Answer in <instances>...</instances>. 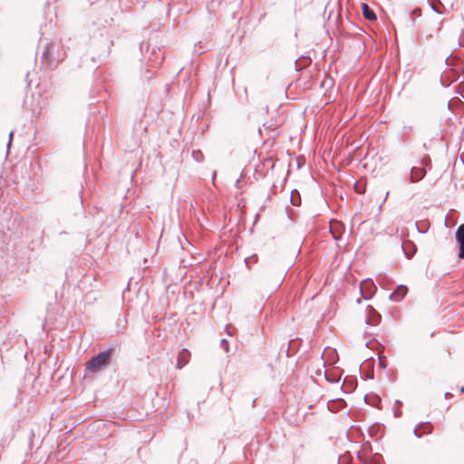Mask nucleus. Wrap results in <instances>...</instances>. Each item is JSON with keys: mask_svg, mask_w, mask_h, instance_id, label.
I'll return each instance as SVG.
<instances>
[{"mask_svg": "<svg viewBox=\"0 0 464 464\" xmlns=\"http://www.w3.org/2000/svg\"><path fill=\"white\" fill-rule=\"evenodd\" d=\"M187 415H188V420L190 421V420H191V419L193 418V416H192L189 412H188V414H187Z\"/></svg>", "mask_w": 464, "mask_h": 464, "instance_id": "nucleus-37", "label": "nucleus"}, {"mask_svg": "<svg viewBox=\"0 0 464 464\" xmlns=\"http://www.w3.org/2000/svg\"><path fill=\"white\" fill-rule=\"evenodd\" d=\"M364 401L372 407L379 408L381 404V398L374 393H369L364 395Z\"/></svg>", "mask_w": 464, "mask_h": 464, "instance_id": "nucleus-15", "label": "nucleus"}, {"mask_svg": "<svg viewBox=\"0 0 464 464\" xmlns=\"http://www.w3.org/2000/svg\"><path fill=\"white\" fill-rule=\"evenodd\" d=\"M42 63L48 69H53L60 63L59 46L54 43H46L42 53Z\"/></svg>", "mask_w": 464, "mask_h": 464, "instance_id": "nucleus-3", "label": "nucleus"}, {"mask_svg": "<svg viewBox=\"0 0 464 464\" xmlns=\"http://www.w3.org/2000/svg\"><path fill=\"white\" fill-rule=\"evenodd\" d=\"M362 464H372V459L370 458H367L366 462H363Z\"/></svg>", "mask_w": 464, "mask_h": 464, "instance_id": "nucleus-35", "label": "nucleus"}, {"mask_svg": "<svg viewBox=\"0 0 464 464\" xmlns=\"http://www.w3.org/2000/svg\"><path fill=\"white\" fill-rule=\"evenodd\" d=\"M372 464H381V463L375 462V461L372 459Z\"/></svg>", "mask_w": 464, "mask_h": 464, "instance_id": "nucleus-40", "label": "nucleus"}, {"mask_svg": "<svg viewBox=\"0 0 464 464\" xmlns=\"http://www.w3.org/2000/svg\"><path fill=\"white\" fill-rule=\"evenodd\" d=\"M356 190H357V192H359V193H362V192H363V190H362V189H360V188H357Z\"/></svg>", "mask_w": 464, "mask_h": 464, "instance_id": "nucleus-38", "label": "nucleus"}, {"mask_svg": "<svg viewBox=\"0 0 464 464\" xmlns=\"http://www.w3.org/2000/svg\"><path fill=\"white\" fill-rule=\"evenodd\" d=\"M365 323L371 326H376L382 320V315L372 306L368 305L366 308Z\"/></svg>", "mask_w": 464, "mask_h": 464, "instance_id": "nucleus-5", "label": "nucleus"}, {"mask_svg": "<svg viewBox=\"0 0 464 464\" xmlns=\"http://www.w3.org/2000/svg\"><path fill=\"white\" fill-rule=\"evenodd\" d=\"M407 245H408V251L410 250V247L412 246V247H415V246L413 245L412 242L409 241L407 242Z\"/></svg>", "mask_w": 464, "mask_h": 464, "instance_id": "nucleus-33", "label": "nucleus"}, {"mask_svg": "<svg viewBox=\"0 0 464 464\" xmlns=\"http://www.w3.org/2000/svg\"><path fill=\"white\" fill-rule=\"evenodd\" d=\"M329 231L335 241H339L343 237L344 232V225L341 221L332 219L330 221Z\"/></svg>", "mask_w": 464, "mask_h": 464, "instance_id": "nucleus-6", "label": "nucleus"}, {"mask_svg": "<svg viewBox=\"0 0 464 464\" xmlns=\"http://www.w3.org/2000/svg\"><path fill=\"white\" fill-rule=\"evenodd\" d=\"M357 303H358V304H359V303H361V298H358V299H357Z\"/></svg>", "mask_w": 464, "mask_h": 464, "instance_id": "nucleus-42", "label": "nucleus"}, {"mask_svg": "<svg viewBox=\"0 0 464 464\" xmlns=\"http://www.w3.org/2000/svg\"><path fill=\"white\" fill-rule=\"evenodd\" d=\"M426 174V170L422 167H413L411 171V180L416 182L420 180Z\"/></svg>", "mask_w": 464, "mask_h": 464, "instance_id": "nucleus-14", "label": "nucleus"}, {"mask_svg": "<svg viewBox=\"0 0 464 464\" xmlns=\"http://www.w3.org/2000/svg\"><path fill=\"white\" fill-rule=\"evenodd\" d=\"M300 342H302V340H301V339H299V338H296V339H295V340H291V341H290V343H289V346H288V350H287V356H290V355H289V351H290L291 349H295V347H296V344H295V343H300Z\"/></svg>", "mask_w": 464, "mask_h": 464, "instance_id": "nucleus-24", "label": "nucleus"}, {"mask_svg": "<svg viewBox=\"0 0 464 464\" xmlns=\"http://www.w3.org/2000/svg\"><path fill=\"white\" fill-rule=\"evenodd\" d=\"M140 50L141 53H143L144 50H146V52H148V50H149V44L145 43V42L140 43Z\"/></svg>", "mask_w": 464, "mask_h": 464, "instance_id": "nucleus-28", "label": "nucleus"}, {"mask_svg": "<svg viewBox=\"0 0 464 464\" xmlns=\"http://www.w3.org/2000/svg\"><path fill=\"white\" fill-rule=\"evenodd\" d=\"M285 269H283L282 271H280V273L276 276V287H279L282 285V283L285 279Z\"/></svg>", "mask_w": 464, "mask_h": 464, "instance_id": "nucleus-21", "label": "nucleus"}, {"mask_svg": "<svg viewBox=\"0 0 464 464\" xmlns=\"http://www.w3.org/2000/svg\"><path fill=\"white\" fill-rule=\"evenodd\" d=\"M290 201L295 207H299L301 205V195L297 189H293L291 191Z\"/></svg>", "mask_w": 464, "mask_h": 464, "instance_id": "nucleus-19", "label": "nucleus"}, {"mask_svg": "<svg viewBox=\"0 0 464 464\" xmlns=\"http://www.w3.org/2000/svg\"><path fill=\"white\" fill-rule=\"evenodd\" d=\"M391 245L392 246H400L403 255L406 256V232L404 227H397L395 233L392 234Z\"/></svg>", "mask_w": 464, "mask_h": 464, "instance_id": "nucleus-4", "label": "nucleus"}, {"mask_svg": "<svg viewBox=\"0 0 464 464\" xmlns=\"http://www.w3.org/2000/svg\"><path fill=\"white\" fill-rule=\"evenodd\" d=\"M388 195H389V192H386V197H385V198H387V197H388ZM384 199H386V198H384ZM384 201H385V200H383V202H384Z\"/></svg>", "mask_w": 464, "mask_h": 464, "instance_id": "nucleus-41", "label": "nucleus"}, {"mask_svg": "<svg viewBox=\"0 0 464 464\" xmlns=\"http://www.w3.org/2000/svg\"><path fill=\"white\" fill-rule=\"evenodd\" d=\"M115 353V348L109 347L92 356L85 363V371L92 373L100 372L110 365Z\"/></svg>", "mask_w": 464, "mask_h": 464, "instance_id": "nucleus-1", "label": "nucleus"}, {"mask_svg": "<svg viewBox=\"0 0 464 464\" xmlns=\"http://www.w3.org/2000/svg\"><path fill=\"white\" fill-rule=\"evenodd\" d=\"M403 402L400 400H396L392 405V411L394 418H400L402 416Z\"/></svg>", "mask_w": 464, "mask_h": 464, "instance_id": "nucleus-17", "label": "nucleus"}, {"mask_svg": "<svg viewBox=\"0 0 464 464\" xmlns=\"http://www.w3.org/2000/svg\"><path fill=\"white\" fill-rule=\"evenodd\" d=\"M220 347L226 352V353H228L229 352V342L227 339L226 338H223L221 339L220 341Z\"/></svg>", "mask_w": 464, "mask_h": 464, "instance_id": "nucleus-23", "label": "nucleus"}, {"mask_svg": "<svg viewBox=\"0 0 464 464\" xmlns=\"http://www.w3.org/2000/svg\"><path fill=\"white\" fill-rule=\"evenodd\" d=\"M356 387H357V380L355 378L346 376L343 379L341 389H342L343 392H344V393H351L356 389Z\"/></svg>", "mask_w": 464, "mask_h": 464, "instance_id": "nucleus-8", "label": "nucleus"}, {"mask_svg": "<svg viewBox=\"0 0 464 464\" xmlns=\"http://www.w3.org/2000/svg\"><path fill=\"white\" fill-rule=\"evenodd\" d=\"M378 365L382 369H385L387 367L386 362L383 360H382L381 358H379Z\"/></svg>", "mask_w": 464, "mask_h": 464, "instance_id": "nucleus-30", "label": "nucleus"}, {"mask_svg": "<svg viewBox=\"0 0 464 464\" xmlns=\"http://www.w3.org/2000/svg\"><path fill=\"white\" fill-rule=\"evenodd\" d=\"M192 157L197 162H201L204 160V155L200 150H193Z\"/></svg>", "mask_w": 464, "mask_h": 464, "instance_id": "nucleus-22", "label": "nucleus"}, {"mask_svg": "<svg viewBox=\"0 0 464 464\" xmlns=\"http://www.w3.org/2000/svg\"><path fill=\"white\" fill-rule=\"evenodd\" d=\"M357 458H358V459L360 460L361 463H363V462H366V459H367L368 457L364 453H362L361 451H358L357 452Z\"/></svg>", "mask_w": 464, "mask_h": 464, "instance_id": "nucleus-27", "label": "nucleus"}, {"mask_svg": "<svg viewBox=\"0 0 464 464\" xmlns=\"http://www.w3.org/2000/svg\"><path fill=\"white\" fill-rule=\"evenodd\" d=\"M357 458H358V459L360 460L361 463H363V462H366V459H367L368 457L364 453H362L361 451H358L357 452Z\"/></svg>", "mask_w": 464, "mask_h": 464, "instance_id": "nucleus-26", "label": "nucleus"}, {"mask_svg": "<svg viewBox=\"0 0 464 464\" xmlns=\"http://www.w3.org/2000/svg\"><path fill=\"white\" fill-rule=\"evenodd\" d=\"M297 160V167L300 169V168H301V166L304 163V158L299 157V158H297V160Z\"/></svg>", "mask_w": 464, "mask_h": 464, "instance_id": "nucleus-31", "label": "nucleus"}, {"mask_svg": "<svg viewBox=\"0 0 464 464\" xmlns=\"http://www.w3.org/2000/svg\"><path fill=\"white\" fill-rule=\"evenodd\" d=\"M225 331L227 334V335L232 336L236 333L237 329L231 324H227L225 327Z\"/></svg>", "mask_w": 464, "mask_h": 464, "instance_id": "nucleus-25", "label": "nucleus"}, {"mask_svg": "<svg viewBox=\"0 0 464 464\" xmlns=\"http://www.w3.org/2000/svg\"><path fill=\"white\" fill-rule=\"evenodd\" d=\"M362 464H372V459L370 458H367L366 462H363Z\"/></svg>", "mask_w": 464, "mask_h": 464, "instance_id": "nucleus-34", "label": "nucleus"}, {"mask_svg": "<svg viewBox=\"0 0 464 464\" xmlns=\"http://www.w3.org/2000/svg\"><path fill=\"white\" fill-rule=\"evenodd\" d=\"M13 138H14V131H13V130H11V131H10V133H9V135H8V142H7V145H6V147H7V150H9V148H10V146H11V144H12Z\"/></svg>", "mask_w": 464, "mask_h": 464, "instance_id": "nucleus-29", "label": "nucleus"}, {"mask_svg": "<svg viewBox=\"0 0 464 464\" xmlns=\"http://www.w3.org/2000/svg\"><path fill=\"white\" fill-rule=\"evenodd\" d=\"M346 406L344 400L338 398L327 402V408L330 411L336 412Z\"/></svg>", "mask_w": 464, "mask_h": 464, "instance_id": "nucleus-11", "label": "nucleus"}, {"mask_svg": "<svg viewBox=\"0 0 464 464\" xmlns=\"http://www.w3.org/2000/svg\"><path fill=\"white\" fill-rule=\"evenodd\" d=\"M189 355V351L186 348H183L179 352L177 359V368L181 369L188 362Z\"/></svg>", "mask_w": 464, "mask_h": 464, "instance_id": "nucleus-13", "label": "nucleus"}, {"mask_svg": "<svg viewBox=\"0 0 464 464\" xmlns=\"http://www.w3.org/2000/svg\"><path fill=\"white\" fill-rule=\"evenodd\" d=\"M364 283V290L361 286L360 292L364 300H369L372 296V288L374 287L372 279H365Z\"/></svg>", "mask_w": 464, "mask_h": 464, "instance_id": "nucleus-9", "label": "nucleus"}, {"mask_svg": "<svg viewBox=\"0 0 464 464\" xmlns=\"http://www.w3.org/2000/svg\"><path fill=\"white\" fill-rule=\"evenodd\" d=\"M413 14L416 15H420V10H413Z\"/></svg>", "mask_w": 464, "mask_h": 464, "instance_id": "nucleus-36", "label": "nucleus"}, {"mask_svg": "<svg viewBox=\"0 0 464 464\" xmlns=\"http://www.w3.org/2000/svg\"><path fill=\"white\" fill-rule=\"evenodd\" d=\"M311 63L312 60L308 56H301L295 61V66L297 71H300L308 67Z\"/></svg>", "mask_w": 464, "mask_h": 464, "instance_id": "nucleus-16", "label": "nucleus"}, {"mask_svg": "<svg viewBox=\"0 0 464 464\" xmlns=\"http://www.w3.org/2000/svg\"><path fill=\"white\" fill-rule=\"evenodd\" d=\"M112 41L108 36L107 31L103 28L99 30V35H93L91 40V48L99 61L109 57Z\"/></svg>", "mask_w": 464, "mask_h": 464, "instance_id": "nucleus-2", "label": "nucleus"}, {"mask_svg": "<svg viewBox=\"0 0 464 464\" xmlns=\"http://www.w3.org/2000/svg\"><path fill=\"white\" fill-rule=\"evenodd\" d=\"M362 13L363 17L368 21H375L377 20V15L375 12L365 3H362Z\"/></svg>", "mask_w": 464, "mask_h": 464, "instance_id": "nucleus-12", "label": "nucleus"}, {"mask_svg": "<svg viewBox=\"0 0 464 464\" xmlns=\"http://www.w3.org/2000/svg\"><path fill=\"white\" fill-rule=\"evenodd\" d=\"M456 239L459 244V256L464 258V224L460 225L456 231Z\"/></svg>", "mask_w": 464, "mask_h": 464, "instance_id": "nucleus-10", "label": "nucleus"}, {"mask_svg": "<svg viewBox=\"0 0 464 464\" xmlns=\"http://www.w3.org/2000/svg\"><path fill=\"white\" fill-rule=\"evenodd\" d=\"M143 77L147 78L148 80L150 79L151 75L150 74V71H147Z\"/></svg>", "mask_w": 464, "mask_h": 464, "instance_id": "nucleus-32", "label": "nucleus"}, {"mask_svg": "<svg viewBox=\"0 0 464 464\" xmlns=\"http://www.w3.org/2000/svg\"><path fill=\"white\" fill-rule=\"evenodd\" d=\"M330 352H331L332 353H336V351H335L334 349H331V350H330Z\"/></svg>", "mask_w": 464, "mask_h": 464, "instance_id": "nucleus-39", "label": "nucleus"}, {"mask_svg": "<svg viewBox=\"0 0 464 464\" xmlns=\"http://www.w3.org/2000/svg\"><path fill=\"white\" fill-rule=\"evenodd\" d=\"M258 260V256L256 254H254L248 257H246L245 258V264L247 268H250V264H254V263H256Z\"/></svg>", "mask_w": 464, "mask_h": 464, "instance_id": "nucleus-20", "label": "nucleus"}, {"mask_svg": "<svg viewBox=\"0 0 464 464\" xmlns=\"http://www.w3.org/2000/svg\"><path fill=\"white\" fill-rule=\"evenodd\" d=\"M406 295V285L403 284L399 285L395 290H393L390 295L389 298L392 302H401L404 296Z\"/></svg>", "mask_w": 464, "mask_h": 464, "instance_id": "nucleus-7", "label": "nucleus"}, {"mask_svg": "<svg viewBox=\"0 0 464 464\" xmlns=\"http://www.w3.org/2000/svg\"><path fill=\"white\" fill-rule=\"evenodd\" d=\"M324 378L330 383H338L341 380V376L338 373L327 370L324 371Z\"/></svg>", "mask_w": 464, "mask_h": 464, "instance_id": "nucleus-18", "label": "nucleus"}]
</instances>
